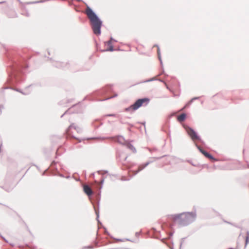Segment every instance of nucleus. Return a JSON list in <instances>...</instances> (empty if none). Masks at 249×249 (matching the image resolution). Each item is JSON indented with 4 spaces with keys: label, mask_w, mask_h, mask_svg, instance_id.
Returning <instances> with one entry per match:
<instances>
[{
    "label": "nucleus",
    "mask_w": 249,
    "mask_h": 249,
    "mask_svg": "<svg viewBox=\"0 0 249 249\" xmlns=\"http://www.w3.org/2000/svg\"><path fill=\"white\" fill-rule=\"evenodd\" d=\"M73 130H76V131L77 132H80L81 131V129L77 125H76L75 124H71L70 126H69V130H68V133L69 135H71V136L76 139H77V138H76L75 137H74V136H73L72 135V133H73Z\"/></svg>",
    "instance_id": "39448f33"
},
{
    "label": "nucleus",
    "mask_w": 249,
    "mask_h": 249,
    "mask_svg": "<svg viewBox=\"0 0 249 249\" xmlns=\"http://www.w3.org/2000/svg\"><path fill=\"white\" fill-rule=\"evenodd\" d=\"M83 190L84 193L89 196L93 194V191L88 185H83Z\"/></svg>",
    "instance_id": "423d86ee"
},
{
    "label": "nucleus",
    "mask_w": 249,
    "mask_h": 249,
    "mask_svg": "<svg viewBox=\"0 0 249 249\" xmlns=\"http://www.w3.org/2000/svg\"><path fill=\"white\" fill-rule=\"evenodd\" d=\"M185 108V107H183V108H182V110H183V109Z\"/></svg>",
    "instance_id": "2eb2a0df"
},
{
    "label": "nucleus",
    "mask_w": 249,
    "mask_h": 249,
    "mask_svg": "<svg viewBox=\"0 0 249 249\" xmlns=\"http://www.w3.org/2000/svg\"><path fill=\"white\" fill-rule=\"evenodd\" d=\"M196 214L194 213H184L171 216L172 220L181 226L188 224L195 218Z\"/></svg>",
    "instance_id": "f03ea898"
},
{
    "label": "nucleus",
    "mask_w": 249,
    "mask_h": 249,
    "mask_svg": "<svg viewBox=\"0 0 249 249\" xmlns=\"http://www.w3.org/2000/svg\"><path fill=\"white\" fill-rule=\"evenodd\" d=\"M126 147L129 149L130 150H131L132 152H135L136 150H135V148L134 147V146L130 144V143H127L126 144Z\"/></svg>",
    "instance_id": "1a4fd4ad"
},
{
    "label": "nucleus",
    "mask_w": 249,
    "mask_h": 249,
    "mask_svg": "<svg viewBox=\"0 0 249 249\" xmlns=\"http://www.w3.org/2000/svg\"><path fill=\"white\" fill-rule=\"evenodd\" d=\"M185 108V107H183V108H182V110H183V109Z\"/></svg>",
    "instance_id": "ddd939ff"
},
{
    "label": "nucleus",
    "mask_w": 249,
    "mask_h": 249,
    "mask_svg": "<svg viewBox=\"0 0 249 249\" xmlns=\"http://www.w3.org/2000/svg\"><path fill=\"white\" fill-rule=\"evenodd\" d=\"M249 241V238L248 236H247L246 237V244H247V243H248Z\"/></svg>",
    "instance_id": "9b49d317"
},
{
    "label": "nucleus",
    "mask_w": 249,
    "mask_h": 249,
    "mask_svg": "<svg viewBox=\"0 0 249 249\" xmlns=\"http://www.w3.org/2000/svg\"><path fill=\"white\" fill-rule=\"evenodd\" d=\"M113 50V47H111V48L109 49V51H112Z\"/></svg>",
    "instance_id": "f8f14e48"
},
{
    "label": "nucleus",
    "mask_w": 249,
    "mask_h": 249,
    "mask_svg": "<svg viewBox=\"0 0 249 249\" xmlns=\"http://www.w3.org/2000/svg\"><path fill=\"white\" fill-rule=\"evenodd\" d=\"M149 99L144 98L142 99H139L136 101L132 105L125 109L126 111L132 112L142 106L147 105L149 102Z\"/></svg>",
    "instance_id": "7ed1b4c3"
},
{
    "label": "nucleus",
    "mask_w": 249,
    "mask_h": 249,
    "mask_svg": "<svg viewBox=\"0 0 249 249\" xmlns=\"http://www.w3.org/2000/svg\"><path fill=\"white\" fill-rule=\"evenodd\" d=\"M86 14L90 20L93 33L96 35H99L101 34V21L88 6L86 8Z\"/></svg>",
    "instance_id": "f257e3e1"
},
{
    "label": "nucleus",
    "mask_w": 249,
    "mask_h": 249,
    "mask_svg": "<svg viewBox=\"0 0 249 249\" xmlns=\"http://www.w3.org/2000/svg\"><path fill=\"white\" fill-rule=\"evenodd\" d=\"M186 130L193 141H196L199 140V137L193 129L187 127L186 128Z\"/></svg>",
    "instance_id": "20e7f679"
},
{
    "label": "nucleus",
    "mask_w": 249,
    "mask_h": 249,
    "mask_svg": "<svg viewBox=\"0 0 249 249\" xmlns=\"http://www.w3.org/2000/svg\"><path fill=\"white\" fill-rule=\"evenodd\" d=\"M186 117V114L185 113H182L178 117V121L180 122H183L185 120Z\"/></svg>",
    "instance_id": "6e6552de"
},
{
    "label": "nucleus",
    "mask_w": 249,
    "mask_h": 249,
    "mask_svg": "<svg viewBox=\"0 0 249 249\" xmlns=\"http://www.w3.org/2000/svg\"><path fill=\"white\" fill-rule=\"evenodd\" d=\"M185 108V107H183V108H182V110H183V109Z\"/></svg>",
    "instance_id": "4468645a"
},
{
    "label": "nucleus",
    "mask_w": 249,
    "mask_h": 249,
    "mask_svg": "<svg viewBox=\"0 0 249 249\" xmlns=\"http://www.w3.org/2000/svg\"><path fill=\"white\" fill-rule=\"evenodd\" d=\"M199 150L200 151V152L207 158H208V159H210V160H216L215 159H214L213 158V157L210 155L209 153H208V152H207L206 151H204V150L202 149H200L199 148Z\"/></svg>",
    "instance_id": "0eeeda50"
},
{
    "label": "nucleus",
    "mask_w": 249,
    "mask_h": 249,
    "mask_svg": "<svg viewBox=\"0 0 249 249\" xmlns=\"http://www.w3.org/2000/svg\"><path fill=\"white\" fill-rule=\"evenodd\" d=\"M148 163L145 164L144 165H141L139 167L138 170L136 171V174L142 170Z\"/></svg>",
    "instance_id": "9d476101"
}]
</instances>
